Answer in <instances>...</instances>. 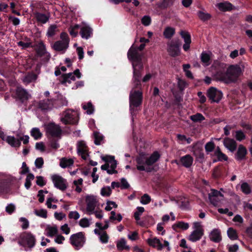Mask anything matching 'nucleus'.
<instances>
[{"label": "nucleus", "mask_w": 252, "mask_h": 252, "mask_svg": "<svg viewBox=\"0 0 252 252\" xmlns=\"http://www.w3.org/2000/svg\"><path fill=\"white\" fill-rule=\"evenodd\" d=\"M110 214L111 215L109 217L110 220H117L118 221H120L122 220V216L120 214H117V215H116L114 211H111Z\"/></svg>", "instance_id": "nucleus-49"}, {"label": "nucleus", "mask_w": 252, "mask_h": 252, "mask_svg": "<svg viewBox=\"0 0 252 252\" xmlns=\"http://www.w3.org/2000/svg\"><path fill=\"white\" fill-rule=\"evenodd\" d=\"M53 102L52 100L47 99L39 102V107L43 110H48L52 108Z\"/></svg>", "instance_id": "nucleus-29"}, {"label": "nucleus", "mask_w": 252, "mask_h": 252, "mask_svg": "<svg viewBox=\"0 0 252 252\" xmlns=\"http://www.w3.org/2000/svg\"><path fill=\"white\" fill-rule=\"evenodd\" d=\"M197 15L199 19L203 21H207L211 18V15L210 14L205 13L202 11H198Z\"/></svg>", "instance_id": "nucleus-44"}, {"label": "nucleus", "mask_w": 252, "mask_h": 252, "mask_svg": "<svg viewBox=\"0 0 252 252\" xmlns=\"http://www.w3.org/2000/svg\"><path fill=\"white\" fill-rule=\"evenodd\" d=\"M16 95L17 97L22 102L28 100L31 97L28 92L21 87H17L16 90Z\"/></svg>", "instance_id": "nucleus-19"}, {"label": "nucleus", "mask_w": 252, "mask_h": 252, "mask_svg": "<svg viewBox=\"0 0 252 252\" xmlns=\"http://www.w3.org/2000/svg\"><path fill=\"white\" fill-rule=\"evenodd\" d=\"M34 213L38 217L46 219L47 218V211L44 209H35L34 211Z\"/></svg>", "instance_id": "nucleus-43"}, {"label": "nucleus", "mask_w": 252, "mask_h": 252, "mask_svg": "<svg viewBox=\"0 0 252 252\" xmlns=\"http://www.w3.org/2000/svg\"><path fill=\"white\" fill-rule=\"evenodd\" d=\"M223 198L224 197L222 194L215 189H212L211 192L209 194V199L210 202L215 206H219Z\"/></svg>", "instance_id": "nucleus-14"}, {"label": "nucleus", "mask_w": 252, "mask_h": 252, "mask_svg": "<svg viewBox=\"0 0 252 252\" xmlns=\"http://www.w3.org/2000/svg\"><path fill=\"white\" fill-rule=\"evenodd\" d=\"M19 221L22 223L21 227L23 229H26L29 227V222L26 218L21 217Z\"/></svg>", "instance_id": "nucleus-53"}, {"label": "nucleus", "mask_w": 252, "mask_h": 252, "mask_svg": "<svg viewBox=\"0 0 252 252\" xmlns=\"http://www.w3.org/2000/svg\"><path fill=\"white\" fill-rule=\"evenodd\" d=\"M127 58L132 62V81L134 87H137L141 85V71L143 68L141 55L138 51V49L131 46L128 51Z\"/></svg>", "instance_id": "nucleus-1"}, {"label": "nucleus", "mask_w": 252, "mask_h": 252, "mask_svg": "<svg viewBox=\"0 0 252 252\" xmlns=\"http://www.w3.org/2000/svg\"><path fill=\"white\" fill-rule=\"evenodd\" d=\"M94 144L97 145L101 144L103 142V136L97 131L94 132Z\"/></svg>", "instance_id": "nucleus-33"}, {"label": "nucleus", "mask_w": 252, "mask_h": 252, "mask_svg": "<svg viewBox=\"0 0 252 252\" xmlns=\"http://www.w3.org/2000/svg\"><path fill=\"white\" fill-rule=\"evenodd\" d=\"M77 150L78 154L81 156L84 159H87L88 158V148L84 141H79L77 143Z\"/></svg>", "instance_id": "nucleus-18"}, {"label": "nucleus", "mask_w": 252, "mask_h": 252, "mask_svg": "<svg viewBox=\"0 0 252 252\" xmlns=\"http://www.w3.org/2000/svg\"><path fill=\"white\" fill-rule=\"evenodd\" d=\"M61 229L63 232L66 235L69 234L70 231V228L69 227L67 224H64L62 225L61 227Z\"/></svg>", "instance_id": "nucleus-64"}, {"label": "nucleus", "mask_w": 252, "mask_h": 252, "mask_svg": "<svg viewBox=\"0 0 252 252\" xmlns=\"http://www.w3.org/2000/svg\"><path fill=\"white\" fill-rule=\"evenodd\" d=\"M5 141L12 147L19 148L21 145L20 140L12 136H7Z\"/></svg>", "instance_id": "nucleus-25"}, {"label": "nucleus", "mask_w": 252, "mask_h": 252, "mask_svg": "<svg viewBox=\"0 0 252 252\" xmlns=\"http://www.w3.org/2000/svg\"><path fill=\"white\" fill-rule=\"evenodd\" d=\"M141 23L143 25L145 26H149L151 23V17L147 15L144 16L141 19Z\"/></svg>", "instance_id": "nucleus-55"}, {"label": "nucleus", "mask_w": 252, "mask_h": 252, "mask_svg": "<svg viewBox=\"0 0 252 252\" xmlns=\"http://www.w3.org/2000/svg\"><path fill=\"white\" fill-rule=\"evenodd\" d=\"M188 86L187 82L182 79H178V86L181 91H183Z\"/></svg>", "instance_id": "nucleus-60"}, {"label": "nucleus", "mask_w": 252, "mask_h": 252, "mask_svg": "<svg viewBox=\"0 0 252 252\" xmlns=\"http://www.w3.org/2000/svg\"><path fill=\"white\" fill-rule=\"evenodd\" d=\"M61 121L64 124H76L78 122V116L76 112L68 110L63 113Z\"/></svg>", "instance_id": "nucleus-10"}, {"label": "nucleus", "mask_w": 252, "mask_h": 252, "mask_svg": "<svg viewBox=\"0 0 252 252\" xmlns=\"http://www.w3.org/2000/svg\"><path fill=\"white\" fill-rule=\"evenodd\" d=\"M210 238L215 242H220L221 240L220 231L218 229H214L210 234Z\"/></svg>", "instance_id": "nucleus-30"}, {"label": "nucleus", "mask_w": 252, "mask_h": 252, "mask_svg": "<svg viewBox=\"0 0 252 252\" xmlns=\"http://www.w3.org/2000/svg\"><path fill=\"white\" fill-rule=\"evenodd\" d=\"M92 214H94L95 217L99 219H101L103 218L102 211L99 208H96L93 210Z\"/></svg>", "instance_id": "nucleus-58"}, {"label": "nucleus", "mask_w": 252, "mask_h": 252, "mask_svg": "<svg viewBox=\"0 0 252 252\" xmlns=\"http://www.w3.org/2000/svg\"><path fill=\"white\" fill-rule=\"evenodd\" d=\"M44 161L42 158H37L35 161V165L38 168H41L43 164Z\"/></svg>", "instance_id": "nucleus-63"}, {"label": "nucleus", "mask_w": 252, "mask_h": 252, "mask_svg": "<svg viewBox=\"0 0 252 252\" xmlns=\"http://www.w3.org/2000/svg\"><path fill=\"white\" fill-rule=\"evenodd\" d=\"M35 236L31 232H24L19 236L18 243L26 248L31 250L35 245Z\"/></svg>", "instance_id": "nucleus-4"}, {"label": "nucleus", "mask_w": 252, "mask_h": 252, "mask_svg": "<svg viewBox=\"0 0 252 252\" xmlns=\"http://www.w3.org/2000/svg\"><path fill=\"white\" fill-rule=\"evenodd\" d=\"M80 33L82 38L88 39L92 36L93 30L88 25H85L81 26Z\"/></svg>", "instance_id": "nucleus-20"}, {"label": "nucleus", "mask_w": 252, "mask_h": 252, "mask_svg": "<svg viewBox=\"0 0 252 252\" xmlns=\"http://www.w3.org/2000/svg\"><path fill=\"white\" fill-rule=\"evenodd\" d=\"M75 76H76L77 78H81V73L80 72L78 69L75 70L73 72L63 75L62 76V83H70L72 81H74L75 80L76 78Z\"/></svg>", "instance_id": "nucleus-16"}, {"label": "nucleus", "mask_w": 252, "mask_h": 252, "mask_svg": "<svg viewBox=\"0 0 252 252\" xmlns=\"http://www.w3.org/2000/svg\"><path fill=\"white\" fill-rule=\"evenodd\" d=\"M37 78V75L33 74V73H30L27 74L23 79V81L27 83H30L32 81H35Z\"/></svg>", "instance_id": "nucleus-41"}, {"label": "nucleus", "mask_w": 252, "mask_h": 252, "mask_svg": "<svg viewBox=\"0 0 252 252\" xmlns=\"http://www.w3.org/2000/svg\"><path fill=\"white\" fill-rule=\"evenodd\" d=\"M214 148L215 144L213 142H209L205 146V150L208 153L212 152Z\"/></svg>", "instance_id": "nucleus-59"}, {"label": "nucleus", "mask_w": 252, "mask_h": 252, "mask_svg": "<svg viewBox=\"0 0 252 252\" xmlns=\"http://www.w3.org/2000/svg\"><path fill=\"white\" fill-rule=\"evenodd\" d=\"M151 201V197L148 194H144L141 196L140 203L143 205L149 204Z\"/></svg>", "instance_id": "nucleus-48"}, {"label": "nucleus", "mask_w": 252, "mask_h": 252, "mask_svg": "<svg viewBox=\"0 0 252 252\" xmlns=\"http://www.w3.org/2000/svg\"><path fill=\"white\" fill-rule=\"evenodd\" d=\"M74 161L72 158H62L60 165L62 168H66L73 165Z\"/></svg>", "instance_id": "nucleus-32"}, {"label": "nucleus", "mask_w": 252, "mask_h": 252, "mask_svg": "<svg viewBox=\"0 0 252 252\" xmlns=\"http://www.w3.org/2000/svg\"><path fill=\"white\" fill-rule=\"evenodd\" d=\"M160 155L157 152H154L150 157L148 158L144 154H140L136 158V167L138 170L151 172L153 168L151 167L159 158Z\"/></svg>", "instance_id": "nucleus-2"}, {"label": "nucleus", "mask_w": 252, "mask_h": 252, "mask_svg": "<svg viewBox=\"0 0 252 252\" xmlns=\"http://www.w3.org/2000/svg\"><path fill=\"white\" fill-rule=\"evenodd\" d=\"M86 203V214L89 215H92L93 210L98 208L99 206L98 197L94 195H87L85 198Z\"/></svg>", "instance_id": "nucleus-7"}, {"label": "nucleus", "mask_w": 252, "mask_h": 252, "mask_svg": "<svg viewBox=\"0 0 252 252\" xmlns=\"http://www.w3.org/2000/svg\"><path fill=\"white\" fill-rule=\"evenodd\" d=\"M214 154L218 158L219 160L221 161L227 160V156L221 152L220 149L219 147L216 149Z\"/></svg>", "instance_id": "nucleus-39"}, {"label": "nucleus", "mask_w": 252, "mask_h": 252, "mask_svg": "<svg viewBox=\"0 0 252 252\" xmlns=\"http://www.w3.org/2000/svg\"><path fill=\"white\" fill-rule=\"evenodd\" d=\"M242 72V70L240 65H232L227 68L225 73L218 72L215 76L217 80L229 83L235 81Z\"/></svg>", "instance_id": "nucleus-3"}, {"label": "nucleus", "mask_w": 252, "mask_h": 252, "mask_svg": "<svg viewBox=\"0 0 252 252\" xmlns=\"http://www.w3.org/2000/svg\"><path fill=\"white\" fill-rule=\"evenodd\" d=\"M148 244L156 248L158 250H161L163 248V245L161 244L159 239L155 237L152 239H148L147 240Z\"/></svg>", "instance_id": "nucleus-26"}, {"label": "nucleus", "mask_w": 252, "mask_h": 252, "mask_svg": "<svg viewBox=\"0 0 252 252\" xmlns=\"http://www.w3.org/2000/svg\"><path fill=\"white\" fill-rule=\"evenodd\" d=\"M200 59L204 65L208 66L211 63L210 54L202 52L200 55Z\"/></svg>", "instance_id": "nucleus-31"}, {"label": "nucleus", "mask_w": 252, "mask_h": 252, "mask_svg": "<svg viewBox=\"0 0 252 252\" xmlns=\"http://www.w3.org/2000/svg\"><path fill=\"white\" fill-rule=\"evenodd\" d=\"M62 40L57 41L53 45V48L58 51H65L68 47L69 42V39L67 34L65 32H62L60 35Z\"/></svg>", "instance_id": "nucleus-9"}, {"label": "nucleus", "mask_w": 252, "mask_h": 252, "mask_svg": "<svg viewBox=\"0 0 252 252\" xmlns=\"http://www.w3.org/2000/svg\"><path fill=\"white\" fill-rule=\"evenodd\" d=\"M82 107L83 109L86 111V113L88 114L91 115L93 113L94 108L91 102H88L87 104H83Z\"/></svg>", "instance_id": "nucleus-45"}, {"label": "nucleus", "mask_w": 252, "mask_h": 252, "mask_svg": "<svg viewBox=\"0 0 252 252\" xmlns=\"http://www.w3.org/2000/svg\"><path fill=\"white\" fill-rule=\"evenodd\" d=\"M142 100V94L140 91H135L132 89L129 95L130 108L131 110L135 107L141 105Z\"/></svg>", "instance_id": "nucleus-8"}, {"label": "nucleus", "mask_w": 252, "mask_h": 252, "mask_svg": "<svg viewBox=\"0 0 252 252\" xmlns=\"http://www.w3.org/2000/svg\"><path fill=\"white\" fill-rule=\"evenodd\" d=\"M58 32H59V30L57 26L56 25H51L50 26L47 30V35L49 37H52L54 36Z\"/></svg>", "instance_id": "nucleus-37"}, {"label": "nucleus", "mask_w": 252, "mask_h": 252, "mask_svg": "<svg viewBox=\"0 0 252 252\" xmlns=\"http://www.w3.org/2000/svg\"><path fill=\"white\" fill-rule=\"evenodd\" d=\"M35 15L37 21L43 24L46 23L49 20V16L46 14L36 13Z\"/></svg>", "instance_id": "nucleus-35"}, {"label": "nucleus", "mask_w": 252, "mask_h": 252, "mask_svg": "<svg viewBox=\"0 0 252 252\" xmlns=\"http://www.w3.org/2000/svg\"><path fill=\"white\" fill-rule=\"evenodd\" d=\"M102 159L106 162V164L101 165V169L102 170H106L107 173L110 174L117 173L116 170L117 162L114 159V157L106 156L102 157Z\"/></svg>", "instance_id": "nucleus-6"}, {"label": "nucleus", "mask_w": 252, "mask_h": 252, "mask_svg": "<svg viewBox=\"0 0 252 252\" xmlns=\"http://www.w3.org/2000/svg\"><path fill=\"white\" fill-rule=\"evenodd\" d=\"M79 224L82 227H88L90 225V222L87 218H85L79 220Z\"/></svg>", "instance_id": "nucleus-50"}, {"label": "nucleus", "mask_w": 252, "mask_h": 252, "mask_svg": "<svg viewBox=\"0 0 252 252\" xmlns=\"http://www.w3.org/2000/svg\"><path fill=\"white\" fill-rule=\"evenodd\" d=\"M118 250L122 251L123 250H129V247L126 245V242L124 238H121L117 243Z\"/></svg>", "instance_id": "nucleus-34"}, {"label": "nucleus", "mask_w": 252, "mask_h": 252, "mask_svg": "<svg viewBox=\"0 0 252 252\" xmlns=\"http://www.w3.org/2000/svg\"><path fill=\"white\" fill-rule=\"evenodd\" d=\"M167 52L172 57L179 56L180 53V44L177 41H172L167 44Z\"/></svg>", "instance_id": "nucleus-17"}, {"label": "nucleus", "mask_w": 252, "mask_h": 252, "mask_svg": "<svg viewBox=\"0 0 252 252\" xmlns=\"http://www.w3.org/2000/svg\"><path fill=\"white\" fill-rule=\"evenodd\" d=\"M111 189L110 187H105L101 189V194L102 196H109L111 194Z\"/></svg>", "instance_id": "nucleus-51"}, {"label": "nucleus", "mask_w": 252, "mask_h": 252, "mask_svg": "<svg viewBox=\"0 0 252 252\" xmlns=\"http://www.w3.org/2000/svg\"><path fill=\"white\" fill-rule=\"evenodd\" d=\"M235 137L238 141H241L245 138L246 136L241 130H238L236 131Z\"/></svg>", "instance_id": "nucleus-62"}, {"label": "nucleus", "mask_w": 252, "mask_h": 252, "mask_svg": "<svg viewBox=\"0 0 252 252\" xmlns=\"http://www.w3.org/2000/svg\"><path fill=\"white\" fill-rule=\"evenodd\" d=\"M247 153V151L246 148L242 145H239L236 155V159L238 160H241L245 158Z\"/></svg>", "instance_id": "nucleus-27"}, {"label": "nucleus", "mask_w": 252, "mask_h": 252, "mask_svg": "<svg viewBox=\"0 0 252 252\" xmlns=\"http://www.w3.org/2000/svg\"><path fill=\"white\" fill-rule=\"evenodd\" d=\"M216 6L220 10L222 11H229L232 9L233 5L229 2L225 1L217 4Z\"/></svg>", "instance_id": "nucleus-28"}, {"label": "nucleus", "mask_w": 252, "mask_h": 252, "mask_svg": "<svg viewBox=\"0 0 252 252\" xmlns=\"http://www.w3.org/2000/svg\"><path fill=\"white\" fill-rule=\"evenodd\" d=\"M54 201V198L52 197L48 198L47 199L46 202V205L47 207L50 209H56L57 208V206L56 205L52 204V202Z\"/></svg>", "instance_id": "nucleus-56"}, {"label": "nucleus", "mask_w": 252, "mask_h": 252, "mask_svg": "<svg viewBox=\"0 0 252 252\" xmlns=\"http://www.w3.org/2000/svg\"><path fill=\"white\" fill-rule=\"evenodd\" d=\"M224 146L231 152H234L237 147L236 141L231 138H226L223 140Z\"/></svg>", "instance_id": "nucleus-22"}, {"label": "nucleus", "mask_w": 252, "mask_h": 252, "mask_svg": "<svg viewBox=\"0 0 252 252\" xmlns=\"http://www.w3.org/2000/svg\"><path fill=\"white\" fill-rule=\"evenodd\" d=\"M175 29L171 27H166L164 32L163 35L166 38H170L175 34Z\"/></svg>", "instance_id": "nucleus-38"}, {"label": "nucleus", "mask_w": 252, "mask_h": 252, "mask_svg": "<svg viewBox=\"0 0 252 252\" xmlns=\"http://www.w3.org/2000/svg\"><path fill=\"white\" fill-rule=\"evenodd\" d=\"M117 205L115 202L109 201L106 203V206L105 208V210L107 211H110L113 208H117Z\"/></svg>", "instance_id": "nucleus-57"}, {"label": "nucleus", "mask_w": 252, "mask_h": 252, "mask_svg": "<svg viewBox=\"0 0 252 252\" xmlns=\"http://www.w3.org/2000/svg\"><path fill=\"white\" fill-rule=\"evenodd\" d=\"M86 238L85 233L83 232L73 234L69 238L70 244L76 250H79L83 247L86 242Z\"/></svg>", "instance_id": "nucleus-5"}, {"label": "nucleus", "mask_w": 252, "mask_h": 252, "mask_svg": "<svg viewBox=\"0 0 252 252\" xmlns=\"http://www.w3.org/2000/svg\"><path fill=\"white\" fill-rule=\"evenodd\" d=\"M58 231V227L56 225H47L45 229L46 235L50 237H52L56 235L57 234Z\"/></svg>", "instance_id": "nucleus-24"}, {"label": "nucleus", "mask_w": 252, "mask_h": 252, "mask_svg": "<svg viewBox=\"0 0 252 252\" xmlns=\"http://www.w3.org/2000/svg\"><path fill=\"white\" fill-rule=\"evenodd\" d=\"M180 34L185 42V44L183 45V49L185 51H187L189 50L190 47V44L191 43L190 36L189 32L183 31H181Z\"/></svg>", "instance_id": "nucleus-21"}, {"label": "nucleus", "mask_w": 252, "mask_h": 252, "mask_svg": "<svg viewBox=\"0 0 252 252\" xmlns=\"http://www.w3.org/2000/svg\"><path fill=\"white\" fill-rule=\"evenodd\" d=\"M190 119L194 122H201L205 119L204 117L200 113H197L190 117Z\"/></svg>", "instance_id": "nucleus-47"}, {"label": "nucleus", "mask_w": 252, "mask_h": 252, "mask_svg": "<svg viewBox=\"0 0 252 252\" xmlns=\"http://www.w3.org/2000/svg\"><path fill=\"white\" fill-rule=\"evenodd\" d=\"M241 190L245 194H248L251 192V188L250 186L247 183H244L241 185Z\"/></svg>", "instance_id": "nucleus-52"}, {"label": "nucleus", "mask_w": 252, "mask_h": 252, "mask_svg": "<svg viewBox=\"0 0 252 252\" xmlns=\"http://www.w3.org/2000/svg\"><path fill=\"white\" fill-rule=\"evenodd\" d=\"M193 231L190 234L189 239L191 242H196L199 240L203 235V229L200 222H194L193 223Z\"/></svg>", "instance_id": "nucleus-11"}, {"label": "nucleus", "mask_w": 252, "mask_h": 252, "mask_svg": "<svg viewBox=\"0 0 252 252\" xmlns=\"http://www.w3.org/2000/svg\"><path fill=\"white\" fill-rule=\"evenodd\" d=\"M227 235L229 238L232 240H236L238 238V235L235 230L230 227L227 230Z\"/></svg>", "instance_id": "nucleus-46"}, {"label": "nucleus", "mask_w": 252, "mask_h": 252, "mask_svg": "<svg viewBox=\"0 0 252 252\" xmlns=\"http://www.w3.org/2000/svg\"><path fill=\"white\" fill-rule=\"evenodd\" d=\"M193 161V158L189 155L182 157L180 159V163L187 168L189 167L192 165Z\"/></svg>", "instance_id": "nucleus-23"}, {"label": "nucleus", "mask_w": 252, "mask_h": 252, "mask_svg": "<svg viewBox=\"0 0 252 252\" xmlns=\"http://www.w3.org/2000/svg\"><path fill=\"white\" fill-rule=\"evenodd\" d=\"M51 179L54 186L56 188L63 191L65 190L67 188V184L66 180L62 176L54 174L51 176Z\"/></svg>", "instance_id": "nucleus-13"}, {"label": "nucleus", "mask_w": 252, "mask_h": 252, "mask_svg": "<svg viewBox=\"0 0 252 252\" xmlns=\"http://www.w3.org/2000/svg\"><path fill=\"white\" fill-rule=\"evenodd\" d=\"M31 135L36 140L40 138L42 136V133L39 128H33L31 131Z\"/></svg>", "instance_id": "nucleus-42"}, {"label": "nucleus", "mask_w": 252, "mask_h": 252, "mask_svg": "<svg viewBox=\"0 0 252 252\" xmlns=\"http://www.w3.org/2000/svg\"><path fill=\"white\" fill-rule=\"evenodd\" d=\"M79 25H75L71 26L68 29V32L73 37H75L78 35V30L80 28Z\"/></svg>", "instance_id": "nucleus-40"}, {"label": "nucleus", "mask_w": 252, "mask_h": 252, "mask_svg": "<svg viewBox=\"0 0 252 252\" xmlns=\"http://www.w3.org/2000/svg\"><path fill=\"white\" fill-rule=\"evenodd\" d=\"M99 239L102 243H107L108 242L109 236L106 232H103L99 233Z\"/></svg>", "instance_id": "nucleus-54"}, {"label": "nucleus", "mask_w": 252, "mask_h": 252, "mask_svg": "<svg viewBox=\"0 0 252 252\" xmlns=\"http://www.w3.org/2000/svg\"><path fill=\"white\" fill-rule=\"evenodd\" d=\"M80 216L79 213L77 211H71L68 214V217L70 219L77 220L80 218Z\"/></svg>", "instance_id": "nucleus-61"}, {"label": "nucleus", "mask_w": 252, "mask_h": 252, "mask_svg": "<svg viewBox=\"0 0 252 252\" xmlns=\"http://www.w3.org/2000/svg\"><path fill=\"white\" fill-rule=\"evenodd\" d=\"M189 227V223L184 221H179L173 225V228L175 230L177 228H180L182 230H187Z\"/></svg>", "instance_id": "nucleus-36"}, {"label": "nucleus", "mask_w": 252, "mask_h": 252, "mask_svg": "<svg viewBox=\"0 0 252 252\" xmlns=\"http://www.w3.org/2000/svg\"><path fill=\"white\" fill-rule=\"evenodd\" d=\"M46 133L54 137H59L62 132L61 127L55 123H49L46 126Z\"/></svg>", "instance_id": "nucleus-12"}, {"label": "nucleus", "mask_w": 252, "mask_h": 252, "mask_svg": "<svg viewBox=\"0 0 252 252\" xmlns=\"http://www.w3.org/2000/svg\"><path fill=\"white\" fill-rule=\"evenodd\" d=\"M207 95L209 99L214 102H219L222 97V92L214 87L208 89Z\"/></svg>", "instance_id": "nucleus-15"}]
</instances>
